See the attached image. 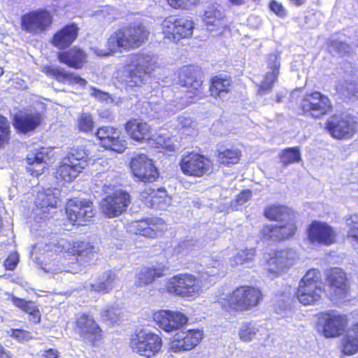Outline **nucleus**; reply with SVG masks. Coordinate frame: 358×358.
<instances>
[{"label": "nucleus", "instance_id": "obj_1", "mask_svg": "<svg viewBox=\"0 0 358 358\" xmlns=\"http://www.w3.org/2000/svg\"><path fill=\"white\" fill-rule=\"evenodd\" d=\"M199 71L196 67L192 66H183L178 73V82L182 87L190 88L186 96L190 99L189 101H182V103H176V101L165 104L163 99L157 96H151L148 104L155 113L159 114L162 108H164L169 113H175L181 110L189 103L196 102L201 97V86L202 82L198 78ZM183 100L184 98H181Z\"/></svg>", "mask_w": 358, "mask_h": 358}, {"label": "nucleus", "instance_id": "obj_2", "mask_svg": "<svg viewBox=\"0 0 358 358\" xmlns=\"http://www.w3.org/2000/svg\"><path fill=\"white\" fill-rule=\"evenodd\" d=\"M264 299L262 289L243 285L234 288L220 302L222 309L231 315L243 313L258 306Z\"/></svg>", "mask_w": 358, "mask_h": 358}, {"label": "nucleus", "instance_id": "obj_3", "mask_svg": "<svg viewBox=\"0 0 358 358\" xmlns=\"http://www.w3.org/2000/svg\"><path fill=\"white\" fill-rule=\"evenodd\" d=\"M157 66L153 55L140 53L131 58V63L119 71L117 78L126 88L139 87Z\"/></svg>", "mask_w": 358, "mask_h": 358}, {"label": "nucleus", "instance_id": "obj_4", "mask_svg": "<svg viewBox=\"0 0 358 358\" xmlns=\"http://www.w3.org/2000/svg\"><path fill=\"white\" fill-rule=\"evenodd\" d=\"M150 32L142 24H132L115 31L108 39L109 50L122 52L140 47L148 38Z\"/></svg>", "mask_w": 358, "mask_h": 358}, {"label": "nucleus", "instance_id": "obj_5", "mask_svg": "<svg viewBox=\"0 0 358 358\" xmlns=\"http://www.w3.org/2000/svg\"><path fill=\"white\" fill-rule=\"evenodd\" d=\"M162 337L150 330L141 329L130 335L129 347L131 352L143 358H155L162 352Z\"/></svg>", "mask_w": 358, "mask_h": 358}, {"label": "nucleus", "instance_id": "obj_6", "mask_svg": "<svg viewBox=\"0 0 358 358\" xmlns=\"http://www.w3.org/2000/svg\"><path fill=\"white\" fill-rule=\"evenodd\" d=\"M315 271H307L295 293L297 300L304 306L315 304L325 294L323 283L316 275Z\"/></svg>", "mask_w": 358, "mask_h": 358}, {"label": "nucleus", "instance_id": "obj_7", "mask_svg": "<svg viewBox=\"0 0 358 358\" xmlns=\"http://www.w3.org/2000/svg\"><path fill=\"white\" fill-rule=\"evenodd\" d=\"M47 250L54 251L56 253L68 252L73 255H77L76 260L80 266L90 264L96 259V251L94 245L87 241H78L71 243L65 238H60L56 243L47 245Z\"/></svg>", "mask_w": 358, "mask_h": 358}, {"label": "nucleus", "instance_id": "obj_8", "mask_svg": "<svg viewBox=\"0 0 358 358\" xmlns=\"http://www.w3.org/2000/svg\"><path fill=\"white\" fill-rule=\"evenodd\" d=\"M166 289L169 293L182 298L193 299L199 295L201 285L196 277L183 273L171 278L166 282Z\"/></svg>", "mask_w": 358, "mask_h": 358}, {"label": "nucleus", "instance_id": "obj_9", "mask_svg": "<svg viewBox=\"0 0 358 358\" xmlns=\"http://www.w3.org/2000/svg\"><path fill=\"white\" fill-rule=\"evenodd\" d=\"M75 328L84 342L96 346L103 337V330L96 320L87 313L80 315L76 319Z\"/></svg>", "mask_w": 358, "mask_h": 358}, {"label": "nucleus", "instance_id": "obj_10", "mask_svg": "<svg viewBox=\"0 0 358 358\" xmlns=\"http://www.w3.org/2000/svg\"><path fill=\"white\" fill-rule=\"evenodd\" d=\"M203 331L192 329L176 333L169 343V352L180 353L194 349L203 338Z\"/></svg>", "mask_w": 358, "mask_h": 358}, {"label": "nucleus", "instance_id": "obj_11", "mask_svg": "<svg viewBox=\"0 0 358 358\" xmlns=\"http://www.w3.org/2000/svg\"><path fill=\"white\" fill-rule=\"evenodd\" d=\"M130 203V195L125 191L119 189L102 199L100 209L106 217L114 218L126 212Z\"/></svg>", "mask_w": 358, "mask_h": 358}, {"label": "nucleus", "instance_id": "obj_12", "mask_svg": "<svg viewBox=\"0 0 358 358\" xmlns=\"http://www.w3.org/2000/svg\"><path fill=\"white\" fill-rule=\"evenodd\" d=\"M162 27L166 37L174 42L190 37L194 28L192 20L185 17L166 19Z\"/></svg>", "mask_w": 358, "mask_h": 358}, {"label": "nucleus", "instance_id": "obj_13", "mask_svg": "<svg viewBox=\"0 0 358 358\" xmlns=\"http://www.w3.org/2000/svg\"><path fill=\"white\" fill-rule=\"evenodd\" d=\"M304 113L314 118H320L331 109L329 99L319 92L306 94L301 103Z\"/></svg>", "mask_w": 358, "mask_h": 358}, {"label": "nucleus", "instance_id": "obj_14", "mask_svg": "<svg viewBox=\"0 0 358 358\" xmlns=\"http://www.w3.org/2000/svg\"><path fill=\"white\" fill-rule=\"evenodd\" d=\"M306 231L308 240L313 245L329 246L336 242V231L326 222L314 220Z\"/></svg>", "mask_w": 358, "mask_h": 358}, {"label": "nucleus", "instance_id": "obj_15", "mask_svg": "<svg viewBox=\"0 0 358 358\" xmlns=\"http://www.w3.org/2000/svg\"><path fill=\"white\" fill-rule=\"evenodd\" d=\"M130 168L134 176L144 182H154L159 176L152 160L144 154H135L131 157Z\"/></svg>", "mask_w": 358, "mask_h": 358}, {"label": "nucleus", "instance_id": "obj_16", "mask_svg": "<svg viewBox=\"0 0 358 358\" xmlns=\"http://www.w3.org/2000/svg\"><path fill=\"white\" fill-rule=\"evenodd\" d=\"M152 318L159 327L167 333L182 328L188 322V317L185 314L169 310L155 312Z\"/></svg>", "mask_w": 358, "mask_h": 358}, {"label": "nucleus", "instance_id": "obj_17", "mask_svg": "<svg viewBox=\"0 0 358 358\" xmlns=\"http://www.w3.org/2000/svg\"><path fill=\"white\" fill-rule=\"evenodd\" d=\"M60 190L57 188H48L39 192L35 201V214L40 219H47L53 213L59 201Z\"/></svg>", "mask_w": 358, "mask_h": 358}, {"label": "nucleus", "instance_id": "obj_18", "mask_svg": "<svg viewBox=\"0 0 358 358\" xmlns=\"http://www.w3.org/2000/svg\"><path fill=\"white\" fill-rule=\"evenodd\" d=\"M66 212L73 225H84L94 215L92 203L87 200H70Z\"/></svg>", "mask_w": 358, "mask_h": 358}, {"label": "nucleus", "instance_id": "obj_19", "mask_svg": "<svg viewBox=\"0 0 358 358\" xmlns=\"http://www.w3.org/2000/svg\"><path fill=\"white\" fill-rule=\"evenodd\" d=\"M180 166L184 174L201 177L210 170L211 164L204 156L191 152L182 157Z\"/></svg>", "mask_w": 358, "mask_h": 358}, {"label": "nucleus", "instance_id": "obj_20", "mask_svg": "<svg viewBox=\"0 0 358 358\" xmlns=\"http://www.w3.org/2000/svg\"><path fill=\"white\" fill-rule=\"evenodd\" d=\"M96 136L101 141V144L106 149L118 153L123 152L127 147V142L121 132L111 127H101L98 129Z\"/></svg>", "mask_w": 358, "mask_h": 358}, {"label": "nucleus", "instance_id": "obj_21", "mask_svg": "<svg viewBox=\"0 0 358 358\" xmlns=\"http://www.w3.org/2000/svg\"><path fill=\"white\" fill-rule=\"evenodd\" d=\"M52 22L51 16L46 10L32 11L22 17V29L32 34L45 31Z\"/></svg>", "mask_w": 358, "mask_h": 358}, {"label": "nucleus", "instance_id": "obj_22", "mask_svg": "<svg viewBox=\"0 0 358 358\" xmlns=\"http://www.w3.org/2000/svg\"><path fill=\"white\" fill-rule=\"evenodd\" d=\"M296 227L294 219L287 220L278 224H271L264 227L262 231V237L266 240L280 241L293 236Z\"/></svg>", "mask_w": 358, "mask_h": 358}, {"label": "nucleus", "instance_id": "obj_23", "mask_svg": "<svg viewBox=\"0 0 358 358\" xmlns=\"http://www.w3.org/2000/svg\"><path fill=\"white\" fill-rule=\"evenodd\" d=\"M324 322L323 333L327 338H334L341 336L348 324L347 315L337 314L334 311H328L322 314Z\"/></svg>", "mask_w": 358, "mask_h": 358}, {"label": "nucleus", "instance_id": "obj_24", "mask_svg": "<svg viewBox=\"0 0 358 358\" xmlns=\"http://www.w3.org/2000/svg\"><path fill=\"white\" fill-rule=\"evenodd\" d=\"M267 69L264 80L259 85L258 94H266L272 90L273 84L277 81L280 73V55L275 52L270 54L267 58Z\"/></svg>", "mask_w": 358, "mask_h": 358}, {"label": "nucleus", "instance_id": "obj_25", "mask_svg": "<svg viewBox=\"0 0 358 358\" xmlns=\"http://www.w3.org/2000/svg\"><path fill=\"white\" fill-rule=\"evenodd\" d=\"M326 128L335 138H348L354 132L352 120L348 116L334 115L331 117L327 122Z\"/></svg>", "mask_w": 358, "mask_h": 358}, {"label": "nucleus", "instance_id": "obj_26", "mask_svg": "<svg viewBox=\"0 0 358 358\" xmlns=\"http://www.w3.org/2000/svg\"><path fill=\"white\" fill-rule=\"evenodd\" d=\"M48 148H41L31 150L27 156V170L34 176H38L42 174L48 166Z\"/></svg>", "mask_w": 358, "mask_h": 358}, {"label": "nucleus", "instance_id": "obj_27", "mask_svg": "<svg viewBox=\"0 0 358 358\" xmlns=\"http://www.w3.org/2000/svg\"><path fill=\"white\" fill-rule=\"evenodd\" d=\"M41 122L38 113L21 112L15 115L13 125L18 132L27 134L34 131Z\"/></svg>", "mask_w": 358, "mask_h": 358}, {"label": "nucleus", "instance_id": "obj_28", "mask_svg": "<svg viewBox=\"0 0 358 358\" xmlns=\"http://www.w3.org/2000/svg\"><path fill=\"white\" fill-rule=\"evenodd\" d=\"M10 301L16 308L27 314L31 324H38L41 321V313L38 306L31 300H26L14 295L10 296Z\"/></svg>", "mask_w": 358, "mask_h": 358}, {"label": "nucleus", "instance_id": "obj_29", "mask_svg": "<svg viewBox=\"0 0 358 358\" xmlns=\"http://www.w3.org/2000/svg\"><path fill=\"white\" fill-rule=\"evenodd\" d=\"M327 281L334 295L339 298H345L348 295L350 285L343 270L336 271L328 275Z\"/></svg>", "mask_w": 358, "mask_h": 358}, {"label": "nucleus", "instance_id": "obj_30", "mask_svg": "<svg viewBox=\"0 0 358 358\" xmlns=\"http://www.w3.org/2000/svg\"><path fill=\"white\" fill-rule=\"evenodd\" d=\"M43 72L48 76L52 77L59 82L67 83L72 85L75 84L80 86H85L87 83V81L79 76L66 72L61 67L46 66L43 68Z\"/></svg>", "mask_w": 358, "mask_h": 358}, {"label": "nucleus", "instance_id": "obj_31", "mask_svg": "<svg viewBox=\"0 0 358 358\" xmlns=\"http://www.w3.org/2000/svg\"><path fill=\"white\" fill-rule=\"evenodd\" d=\"M78 31L75 24L66 25L54 35L52 43L59 49H64L76 40Z\"/></svg>", "mask_w": 358, "mask_h": 358}, {"label": "nucleus", "instance_id": "obj_32", "mask_svg": "<svg viewBox=\"0 0 358 358\" xmlns=\"http://www.w3.org/2000/svg\"><path fill=\"white\" fill-rule=\"evenodd\" d=\"M83 171L81 166L75 165L69 158H64L56 172V178L66 182H72Z\"/></svg>", "mask_w": 358, "mask_h": 358}, {"label": "nucleus", "instance_id": "obj_33", "mask_svg": "<svg viewBox=\"0 0 358 358\" xmlns=\"http://www.w3.org/2000/svg\"><path fill=\"white\" fill-rule=\"evenodd\" d=\"M125 129L131 138L136 141L142 142L150 138V127L146 122L131 120L127 122Z\"/></svg>", "mask_w": 358, "mask_h": 358}, {"label": "nucleus", "instance_id": "obj_34", "mask_svg": "<svg viewBox=\"0 0 358 358\" xmlns=\"http://www.w3.org/2000/svg\"><path fill=\"white\" fill-rule=\"evenodd\" d=\"M150 192L148 193V196H144L145 192L142 194L143 198L145 199L147 203H150V206L152 208L165 209L166 208L171 202V198L169 196L166 191L164 188H159L157 189H150Z\"/></svg>", "mask_w": 358, "mask_h": 358}, {"label": "nucleus", "instance_id": "obj_35", "mask_svg": "<svg viewBox=\"0 0 358 358\" xmlns=\"http://www.w3.org/2000/svg\"><path fill=\"white\" fill-rule=\"evenodd\" d=\"M58 59L60 62L70 67L80 69L86 61V55L81 49L73 48L69 51L59 53Z\"/></svg>", "mask_w": 358, "mask_h": 358}, {"label": "nucleus", "instance_id": "obj_36", "mask_svg": "<svg viewBox=\"0 0 358 358\" xmlns=\"http://www.w3.org/2000/svg\"><path fill=\"white\" fill-rule=\"evenodd\" d=\"M294 252L292 250H282L268 254L264 259L268 266L273 265L283 268L284 267L290 266L292 265V259Z\"/></svg>", "mask_w": 358, "mask_h": 358}, {"label": "nucleus", "instance_id": "obj_37", "mask_svg": "<svg viewBox=\"0 0 358 358\" xmlns=\"http://www.w3.org/2000/svg\"><path fill=\"white\" fill-rule=\"evenodd\" d=\"M224 18H225V17L222 15V13L218 9L217 6L209 5L205 10L203 21L206 27V30H213L211 27L212 23H217V25L219 27V31L223 27Z\"/></svg>", "mask_w": 358, "mask_h": 358}, {"label": "nucleus", "instance_id": "obj_38", "mask_svg": "<svg viewBox=\"0 0 358 358\" xmlns=\"http://www.w3.org/2000/svg\"><path fill=\"white\" fill-rule=\"evenodd\" d=\"M224 18H225V17L222 15V13L218 9L217 6L209 5L205 10L203 21L206 27V30H213L211 27L212 23H217V25L219 27V31L223 27Z\"/></svg>", "mask_w": 358, "mask_h": 358}, {"label": "nucleus", "instance_id": "obj_39", "mask_svg": "<svg viewBox=\"0 0 358 358\" xmlns=\"http://www.w3.org/2000/svg\"><path fill=\"white\" fill-rule=\"evenodd\" d=\"M264 215L271 220H276L279 222H284L293 218L291 209L281 205H273L267 207L264 210Z\"/></svg>", "mask_w": 358, "mask_h": 358}, {"label": "nucleus", "instance_id": "obj_40", "mask_svg": "<svg viewBox=\"0 0 358 358\" xmlns=\"http://www.w3.org/2000/svg\"><path fill=\"white\" fill-rule=\"evenodd\" d=\"M231 89V82L227 78L215 77L212 79L210 92L211 96L222 100L228 98Z\"/></svg>", "mask_w": 358, "mask_h": 358}, {"label": "nucleus", "instance_id": "obj_41", "mask_svg": "<svg viewBox=\"0 0 358 358\" xmlns=\"http://www.w3.org/2000/svg\"><path fill=\"white\" fill-rule=\"evenodd\" d=\"M87 152L83 145H73L64 158H69L76 166L84 169L87 165Z\"/></svg>", "mask_w": 358, "mask_h": 358}, {"label": "nucleus", "instance_id": "obj_42", "mask_svg": "<svg viewBox=\"0 0 358 358\" xmlns=\"http://www.w3.org/2000/svg\"><path fill=\"white\" fill-rule=\"evenodd\" d=\"M352 333L347 334L342 343V352L352 355L358 352V324L352 328Z\"/></svg>", "mask_w": 358, "mask_h": 358}, {"label": "nucleus", "instance_id": "obj_43", "mask_svg": "<svg viewBox=\"0 0 358 358\" xmlns=\"http://www.w3.org/2000/svg\"><path fill=\"white\" fill-rule=\"evenodd\" d=\"M129 231L136 234H141L145 237L155 238L157 232L153 227L144 220H136L132 222L129 225Z\"/></svg>", "mask_w": 358, "mask_h": 358}, {"label": "nucleus", "instance_id": "obj_44", "mask_svg": "<svg viewBox=\"0 0 358 358\" xmlns=\"http://www.w3.org/2000/svg\"><path fill=\"white\" fill-rule=\"evenodd\" d=\"M115 280V275L111 271H108L106 273V275L102 279H99L91 287L96 292L108 293L114 287Z\"/></svg>", "mask_w": 358, "mask_h": 358}, {"label": "nucleus", "instance_id": "obj_45", "mask_svg": "<svg viewBox=\"0 0 358 358\" xmlns=\"http://www.w3.org/2000/svg\"><path fill=\"white\" fill-rule=\"evenodd\" d=\"M241 152L236 148L225 149L219 150L217 154V162L220 164L229 166L235 164L240 160Z\"/></svg>", "mask_w": 358, "mask_h": 358}, {"label": "nucleus", "instance_id": "obj_46", "mask_svg": "<svg viewBox=\"0 0 358 358\" xmlns=\"http://www.w3.org/2000/svg\"><path fill=\"white\" fill-rule=\"evenodd\" d=\"M121 312L120 308L114 306H108L100 313L101 320L103 323L113 326L120 320Z\"/></svg>", "mask_w": 358, "mask_h": 358}, {"label": "nucleus", "instance_id": "obj_47", "mask_svg": "<svg viewBox=\"0 0 358 358\" xmlns=\"http://www.w3.org/2000/svg\"><path fill=\"white\" fill-rule=\"evenodd\" d=\"M196 122L189 117L180 116L178 117V127L182 135L193 136L196 134Z\"/></svg>", "mask_w": 358, "mask_h": 358}, {"label": "nucleus", "instance_id": "obj_48", "mask_svg": "<svg viewBox=\"0 0 358 358\" xmlns=\"http://www.w3.org/2000/svg\"><path fill=\"white\" fill-rule=\"evenodd\" d=\"M258 329L251 322H243L239 330V338L243 342L251 341L257 334Z\"/></svg>", "mask_w": 358, "mask_h": 358}, {"label": "nucleus", "instance_id": "obj_49", "mask_svg": "<svg viewBox=\"0 0 358 358\" xmlns=\"http://www.w3.org/2000/svg\"><path fill=\"white\" fill-rule=\"evenodd\" d=\"M148 141L152 146H155L157 148L166 149L169 150L173 149L172 140L165 134H159L158 136L153 137L150 136Z\"/></svg>", "mask_w": 358, "mask_h": 358}, {"label": "nucleus", "instance_id": "obj_50", "mask_svg": "<svg viewBox=\"0 0 358 358\" xmlns=\"http://www.w3.org/2000/svg\"><path fill=\"white\" fill-rule=\"evenodd\" d=\"M301 160V154L297 148H289L280 155V161L285 166L298 162Z\"/></svg>", "mask_w": 358, "mask_h": 358}, {"label": "nucleus", "instance_id": "obj_51", "mask_svg": "<svg viewBox=\"0 0 358 358\" xmlns=\"http://www.w3.org/2000/svg\"><path fill=\"white\" fill-rule=\"evenodd\" d=\"M77 124L79 130L85 133L92 132L94 126L92 115L86 112L80 115L78 117Z\"/></svg>", "mask_w": 358, "mask_h": 358}, {"label": "nucleus", "instance_id": "obj_52", "mask_svg": "<svg viewBox=\"0 0 358 358\" xmlns=\"http://www.w3.org/2000/svg\"><path fill=\"white\" fill-rule=\"evenodd\" d=\"M255 254V250L254 248L238 251L234 259L231 260L230 266L232 267L236 266L250 262L253 259Z\"/></svg>", "mask_w": 358, "mask_h": 358}, {"label": "nucleus", "instance_id": "obj_53", "mask_svg": "<svg viewBox=\"0 0 358 358\" xmlns=\"http://www.w3.org/2000/svg\"><path fill=\"white\" fill-rule=\"evenodd\" d=\"M157 270H145L141 271L137 277L136 285L141 287L152 283L156 277H160L163 274L162 273H157Z\"/></svg>", "mask_w": 358, "mask_h": 358}, {"label": "nucleus", "instance_id": "obj_54", "mask_svg": "<svg viewBox=\"0 0 358 358\" xmlns=\"http://www.w3.org/2000/svg\"><path fill=\"white\" fill-rule=\"evenodd\" d=\"M10 138V124L8 120L0 115V148L6 143Z\"/></svg>", "mask_w": 358, "mask_h": 358}, {"label": "nucleus", "instance_id": "obj_55", "mask_svg": "<svg viewBox=\"0 0 358 358\" xmlns=\"http://www.w3.org/2000/svg\"><path fill=\"white\" fill-rule=\"evenodd\" d=\"M9 336L18 343H24L32 339L31 333L23 329H11Z\"/></svg>", "mask_w": 358, "mask_h": 358}, {"label": "nucleus", "instance_id": "obj_56", "mask_svg": "<svg viewBox=\"0 0 358 358\" xmlns=\"http://www.w3.org/2000/svg\"><path fill=\"white\" fill-rule=\"evenodd\" d=\"M196 241L194 240H186L179 243L175 248L177 254L187 255L198 248Z\"/></svg>", "mask_w": 358, "mask_h": 358}, {"label": "nucleus", "instance_id": "obj_57", "mask_svg": "<svg viewBox=\"0 0 358 358\" xmlns=\"http://www.w3.org/2000/svg\"><path fill=\"white\" fill-rule=\"evenodd\" d=\"M169 5L173 8L187 9L196 5L200 0H166Z\"/></svg>", "mask_w": 358, "mask_h": 358}, {"label": "nucleus", "instance_id": "obj_58", "mask_svg": "<svg viewBox=\"0 0 358 358\" xmlns=\"http://www.w3.org/2000/svg\"><path fill=\"white\" fill-rule=\"evenodd\" d=\"M330 48L341 55L348 53L350 50V46L348 44L338 40L331 41Z\"/></svg>", "mask_w": 358, "mask_h": 358}, {"label": "nucleus", "instance_id": "obj_59", "mask_svg": "<svg viewBox=\"0 0 358 358\" xmlns=\"http://www.w3.org/2000/svg\"><path fill=\"white\" fill-rule=\"evenodd\" d=\"M108 173H100L97 178L99 179V182L96 185L98 187H101L102 191L104 193H108L109 190L112 189V187L114 186L111 182L110 180H107Z\"/></svg>", "mask_w": 358, "mask_h": 358}, {"label": "nucleus", "instance_id": "obj_60", "mask_svg": "<svg viewBox=\"0 0 358 358\" xmlns=\"http://www.w3.org/2000/svg\"><path fill=\"white\" fill-rule=\"evenodd\" d=\"M358 218L357 217H355V220H352V218H350L347 220V224L348 225H351L353 224V225L350 227L349 231H348V236L349 237L353 238L355 241H357L358 244Z\"/></svg>", "mask_w": 358, "mask_h": 358}, {"label": "nucleus", "instance_id": "obj_61", "mask_svg": "<svg viewBox=\"0 0 358 358\" xmlns=\"http://www.w3.org/2000/svg\"><path fill=\"white\" fill-rule=\"evenodd\" d=\"M20 261L17 252H11L4 261L5 268H15Z\"/></svg>", "mask_w": 358, "mask_h": 358}, {"label": "nucleus", "instance_id": "obj_62", "mask_svg": "<svg viewBox=\"0 0 358 358\" xmlns=\"http://www.w3.org/2000/svg\"><path fill=\"white\" fill-rule=\"evenodd\" d=\"M90 95L99 101L107 102L110 96L108 93L102 92L94 87H90Z\"/></svg>", "mask_w": 358, "mask_h": 358}, {"label": "nucleus", "instance_id": "obj_63", "mask_svg": "<svg viewBox=\"0 0 358 358\" xmlns=\"http://www.w3.org/2000/svg\"><path fill=\"white\" fill-rule=\"evenodd\" d=\"M348 93L353 96L358 97V83L357 82H345L343 87Z\"/></svg>", "mask_w": 358, "mask_h": 358}, {"label": "nucleus", "instance_id": "obj_64", "mask_svg": "<svg viewBox=\"0 0 358 358\" xmlns=\"http://www.w3.org/2000/svg\"><path fill=\"white\" fill-rule=\"evenodd\" d=\"M252 196L250 190L246 189L241 192L236 198V203L238 205L242 206Z\"/></svg>", "mask_w": 358, "mask_h": 358}]
</instances>
